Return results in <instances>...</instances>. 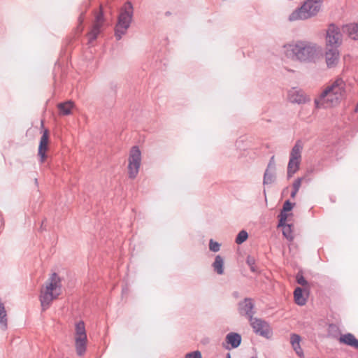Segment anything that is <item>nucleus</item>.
Masks as SVG:
<instances>
[{
  "instance_id": "obj_1",
  "label": "nucleus",
  "mask_w": 358,
  "mask_h": 358,
  "mask_svg": "<svg viewBox=\"0 0 358 358\" xmlns=\"http://www.w3.org/2000/svg\"><path fill=\"white\" fill-rule=\"evenodd\" d=\"M345 82L341 78H336L315 98L314 103L317 108H327L338 106L346 93Z\"/></svg>"
},
{
  "instance_id": "obj_2",
  "label": "nucleus",
  "mask_w": 358,
  "mask_h": 358,
  "mask_svg": "<svg viewBox=\"0 0 358 358\" xmlns=\"http://www.w3.org/2000/svg\"><path fill=\"white\" fill-rule=\"evenodd\" d=\"M284 48L286 57L294 61L312 62L318 54L316 45L306 41H299Z\"/></svg>"
},
{
  "instance_id": "obj_3",
  "label": "nucleus",
  "mask_w": 358,
  "mask_h": 358,
  "mask_svg": "<svg viewBox=\"0 0 358 358\" xmlns=\"http://www.w3.org/2000/svg\"><path fill=\"white\" fill-rule=\"evenodd\" d=\"M62 280L56 273H53L42 287L39 296L43 311L47 310L52 301L61 294Z\"/></svg>"
},
{
  "instance_id": "obj_4",
  "label": "nucleus",
  "mask_w": 358,
  "mask_h": 358,
  "mask_svg": "<svg viewBox=\"0 0 358 358\" xmlns=\"http://www.w3.org/2000/svg\"><path fill=\"white\" fill-rule=\"evenodd\" d=\"M322 0H306L289 16V21L304 20L315 16L320 11Z\"/></svg>"
},
{
  "instance_id": "obj_5",
  "label": "nucleus",
  "mask_w": 358,
  "mask_h": 358,
  "mask_svg": "<svg viewBox=\"0 0 358 358\" xmlns=\"http://www.w3.org/2000/svg\"><path fill=\"white\" fill-rule=\"evenodd\" d=\"M134 7L130 1H127L120 9L117 22L115 26V36L117 40H120L130 27L133 19Z\"/></svg>"
},
{
  "instance_id": "obj_6",
  "label": "nucleus",
  "mask_w": 358,
  "mask_h": 358,
  "mask_svg": "<svg viewBox=\"0 0 358 358\" xmlns=\"http://www.w3.org/2000/svg\"><path fill=\"white\" fill-rule=\"evenodd\" d=\"M87 336L83 321L76 324L75 327V348L78 356H83L87 349Z\"/></svg>"
},
{
  "instance_id": "obj_7",
  "label": "nucleus",
  "mask_w": 358,
  "mask_h": 358,
  "mask_svg": "<svg viewBox=\"0 0 358 358\" xmlns=\"http://www.w3.org/2000/svg\"><path fill=\"white\" fill-rule=\"evenodd\" d=\"M303 146L300 141H297L292 148L289 160L287 165V178H289L299 169L301 160V152Z\"/></svg>"
},
{
  "instance_id": "obj_8",
  "label": "nucleus",
  "mask_w": 358,
  "mask_h": 358,
  "mask_svg": "<svg viewBox=\"0 0 358 358\" xmlns=\"http://www.w3.org/2000/svg\"><path fill=\"white\" fill-rule=\"evenodd\" d=\"M128 176L131 179L137 176L141 164V152L137 145L133 146L129 152Z\"/></svg>"
},
{
  "instance_id": "obj_9",
  "label": "nucleus",
  "mask_w": 358,
  "mask_h": 358,
  "mask_svg": "<svg viewBox=\"0 0 358 358\" xmlns=\"http://www.w3.org/2000/svg\"><path fill=\"white\" fill-rule=\"evenodd\" d=\"M326 43L327 48H338L341 44V33L338 27L330 24L327 30Z\"/></svg>"
},
{
  "instance_id": "obj_10",
  "label": "nucleus",
  "mask_w": 358,
  "mask_h": 358,
  "mask_svg": "<svg viewBox=\"0 0 358 358\" xmlns=\"http://www.w3.org/2000/svg\"><path fill=\"white\" fill-rule=\"evenodd\" d=\"M250 324L257 334L268 339L272 336L273 332L267 322L258 318H252Z\"/></svg>"
},
{
  "instance_id": "obj_11",
  "label": "nucleus",
  "mask_w": 358,
  "mask_h": 358,
  "mask_svg": "<svg viewBox=\"0 0 358 358\" xmlns=\"http://www.w3.org/2000/svg\"><path fill=\"white\" fill-rule=\"evenodd\" d=\"M103 14L101 11L95 17V21L92 25L91 31L87 34L89 37V43H92L96 39L97 36L101 31L103 24Z\"/></svg>"
},
{
  "instance_id": "obj_12",
  "label": "nucleus",
  "mask_w": 358,
  "mask_h": 358,
  "mask_svg": "<svg viewBox=\"0 0 358 358\" xmlns=\"http://www.w3.org/2000/svg\"><path fill=\"white\" fill-rule=\"evenodd\" d=\"M254 303L250 298H245L243 301L238 303V313L241 315L246 316L250 321L252 320L255 312Z\"/></svg>"
},
{
  "instance_id": "obj_13",
  "label": "nucleus",
  "mask_w": 358,
  "mask_h": 358,
  "mask_svg": "<svg viewBox=\"0 0 358 358\" xmlns=\"http://www.w3.org/2000/svg\"><path fill=\"white\" fill-rule=\"evenodd\" d=\"M49 133L48 129H45L41 138L38 155L40 157L41 163H43L47 157L45 154L48 150Z\"/></svg>"
},
{
  "instance_id": "obj_14",
  "label": "nucleus",
  "mask_w": 358,
  "mask_h": 358,
  "mask_svg": "<svg viewBox=\"0 0 358 358\" xmlns=\"http://www.w3.org/2000/svg\"><path fill=\"white\" fill-rule=\"evenodd\" d=\"M325 58L327 66L331 68L334 66L339 59V52L338 48H327L325 53Z\"/></svg>"
},
{
  "instance_id": "obj_15",
  "label": "nucleus",
  "mask_w": 358,
  "mask_h": 358,
  "mask_svg": "<svg viewBox=\"0 0 358 358\" xmlns=\"http://www.w3.org/2000/svg\"><path fill=\"white\" fill-rule=\"evenodd\" d=\"M338 341L358 350V339L351 333L341 335L338 338Z\"/></svg>"
},
{
  "instance_id": "obj_16",
  "label": "nucleus",
  "mask_w": 358,
  "mask_h": 358,
  "mask_svg": "<svg viewBox=\"0 0 358 358\" xmlns=\"http://www.w3.org/2000/svg\"><path fill=\"white\" fill-rule=\"evenodd\" d=\"M343 32L353 40H358V22L350 23L343 27Z\"/></svg>"
},
{
  "instance_id": "obj_17",
  "label": "nucleus",
  "mask_w": 358,
  "mask_h": 358,
  "mask_svg": "<svg viewBox=\"0 0 358 358\" xmlns=\"http://www.w3.org/2000/svg\"><path fill=\"white\" fill-rule=\"evenodd\" d=\"M288 97L292 103H303L306 102V96L303 92L295 89L289 92Z\"/></svg>"
},
{
  "instance_id": "obj_18",
  "label": "nucleus",
  "mask_w": 358,
  "mask_h": 358,
  "mask_svg": "<svg viewBox=\"0 0 358 358\" xmlns=\"http://www.w3.org/2000/svg\"><path fill=\"white\" fill-rule=\"evenodd\" d=\"M301 337L299 335L296 334H292L290 337V343L292 346L296 353V355L300 357H303V352L300 345Z\"/></svg>"
},
{
  "instance_id": "obj_19",
  "label": "nucleus",
  "mask_w": 358,
  "mask_h": 358,
  "mask_svg": "<svg viewBox=\"0 0 358 358\" xmlns=\"http://www.w3.org/2000/svg\"><path fill=\"white\" fill-rule=\"evenodd\" d=\"M226 341L232 348H236L241 345V336L238 333L231 332L227 335Z\"/></svg>"
},
{
  "instance_id": "obj_20",
  "label": "nucleus",
  "mask_w": 358,
  "mask_h": 358,
  "mask_svg": "<svg viewBox=\"0 0 358 358\" xmlns=\"http://www.w3.org/2000/svg\"><path fill=\"white\" fill-rule=\"evenodd\" d=\"M304 290L299 287L295 288L294 291V299L295 303L299 306H304L307 302V296L303 295Z\"/></svg>"
},
{
  "instance_id": "obj_21",
  "label": "nucleus",
  "mask_w": 358,
  "mask_h": 358,
  "mask_svg": "<svg viewBox=\"0 0 358 358\" xmlns=\"http://www.w3.org/2000/svg\"><path fill=\"white\" fill-rule=\"evenodd\" d=\"M296 281L298 284L301 285L303 287V289L304 290V293L308 296L310 289V283L305 279V278L303 275V273L301 271H299L296 275Z\"/></svg>"
},
{
  "instance_id": "obj_22",
  "label": "nucleus",
  "mask_w": 358,
  "mask_h": 358,
  "mask_svg": "<svg viewBox=\"0 0 358 358\" xmlns=\"http://www.w3.org/2000/svg\"><path fill=\"white\" fill-rule=\"evenodd\" d=\"M73 102L71 101H68L64 103H60L58 104V109L59 112V115H69L71 113V110L73 107Z\"/></svg>"
},
{
  "instance_id": "obj_23",
  "label": "nucleus",
  "mask_w": 358,
  "mask_h": 358,
  "mask_svg": "<svg viewBox=\"0 0 358 358\" xmlns=\"http://www.w3.org/2000/svg\"><path fill=\"white\" fill-rule=\"evenodd\" d=\"M7 314L5 306L3 303L0 301V326L2 329L6 330L7 329Z\"/></svg>"
},
{
  "instance_id": "obj_24",
  "label": "nucleus",
  "mask_w": 358,
  "mask_h": 358,
  "mask_svg": "<svg viewBox=\"0 0 358 358\" xmlns=\"http://www.w3.org/2000/svg\"><path fill=\"white\" fill-rule=\"evenodd\" d=\"M224 260L220 255H217L215 259V262L213 264V266L215 271L220 275L224 273Z\"/></svg>"
},
{
  "instance_id": "obj_25",
  "label": "nucleus",
  "mask_w": 358,
  "mask_h": 358,
  "mask_svg": "<svg viewBox=\"0 0 358 358\" xmlns=\"http://www.w3.org/2000/svg\"><path fill=\"white\" fill-rule=\"evenodd\" d=\"M275 171L266 169L264 175L263 183L264 185H269L273 182L275 180Z\"/></svg>"
},
{
  "instance_id": "obj_26",
  "label": "nucleus",
  "mask_w": 358,
  "mask_h": 358,
  "mask_svg": "<svg viewBox=\"0 0 358 358\" xmlns=\"http://www.w3.org/2000/svg\"><path fill=\"white\" fill-rule=\"evenodd\" d=\"M292 227V225L290 224H287L282 227V234L289 241L294 239Z\"/></svg>"
},
{
  "instance_id": "obj_27",
  "label": "nucleus",
  "mask_w": 358,
  "mask_h": 358,
  "mask_svg": "<svg viewBox=\"0 0 358 358\" xmlns=\"http://www.w3.org/2000/svg\"><path fill=\"white\" fill-rule=\"evenodd\" d=\"M248 237V232L245 230H241L237 235L236 238V243L240 245L245 242Z\"/></svg>"
},
{
  "instance_id": "obj_28",
  "label": "nucleus",
  "mask_w": 358,
  "mask_h": 358,
  "mask_svg": "<svg viewBox=\"0 0 358 358\" xmlns=\"http://www.w3.org/2000/svg\"><path fill=\"white\" fill-rule=\"evenodd\" d=\"M246 263L250 266V271L252 272H257V268L255 266V259L254 257L248 256L246 259Z\"/></svg>"
},
{
  "instance_id": "obj_29",
  "label": "nucleus",
  "mask_w": 358,
  "mask_h": 358,
  "mask_svg": "<svg viewBox=\"0 0 358 358\" xmlns=\"http://www.w3.org/2000/svg\"><path fill=\"white\" fill-rule=\"evenodd\" d=\"M209 248L213 252H217L220 249V245L217 242L213 241V239H210L209 242Z\"/></svg>"
},
{
  "instance_id": "obj_30",
  "label": "nucleus",
  "mask_w": 358,
  "mask_h": 358,
  "mask_svg": "<svg viewBox=\"0 0 358 358\" xmlns=\"http://www.w3.org/2000/svg\"><path fill=\"white\" fill-rule=\"evenodd\" d=\"M185 358H202V355L200 351L196 350L187 353Z\"/></svg>"
},
{
  "instance_id": "obj_31",
  "label": "nucleus",
  "mask_w": 358,
  "mask_h": 358,
  "mask_svg": "<svg viewBox=\"0 0 358 358\" xmlns=\"http://www.w3.org/2000/svg\"><path fill=\"white\" fill-rule=\"evenodd\" d=\"M294 206V203L290 202L289 200H287L285 201L283 206H282V211L288 212L290 211Z\"/></svg>"
},
{
  "instance_id": "obj_32",
  "label": "nucleus",
  "mask_w": 358,
  "mask_h": 358,
  "mask_svg": "<svg viewBox=\"0 0 358 358\" xmlns=\"http://www.w3.org/2000/svg\"><path fill=\"white\" fill-rule=\"evenodd\" d=\"M303 180V177L296 179L292 184V189H297L299 191Z\"/></svg>"
},
{
  "instance_id": "obj_33",
  "label": "nucleus",
  "mask_w": 358,
  "mask_h": 358,
  "mask_svg": "<svg viewBox=\"0 0 358 358\" xmlns=\"http://www.w3.org/2000/svg\"><path fill=\"white\" fill-rule=\"evenodd\" d=\"M266 169L271 170L275 171V163L274 160V156H272L269 160Z\"/></svg>"
},
{
  "instance_id": "obj_34",
  "label": "nucleus",
  "mask_w": 358,
  "mask_h": 358,
  "mask_svg": "<svg viewBox=\"0 0 358 358\" xmlns=\"http://www.w3.org/2000/svg\"><path fill=\"white\" fill-rule=\"evenodd\" d=\"M84 19H85V13H81V14L80 15L79 17H78V23H79V25L78 27V29H79V31L80 32H82L83 31V27H82V24L84 22Z\"/></svg>"
},
{
  "instance_id": "obj_35",
  "label": "nucleus",
  "mask_w": 358,
  "mask_h": 358,
  "mask_svg": "<svg viewBox=\"0 0 358 358\" xmlns=\"http://www.w3.org/2000/svg\"><path fill=\"white\" fill-rule=\"evenodd\" d=\"M288 215L287 212L281 210L279 215V218L287 220Z\"/></svg>"
},
{
  "instance_id": "obj_36",
  "label": "nucleus",
  "mask_w": 358,
  "mask_h": 358,
  "mask_svg": "<svg viewBox=\"0 0 358 358\" xmlns=\"http://www.w3.org/2000/svg\"><path fill=\"white\" fill-rule=\"evenodd\" d=\"M286 221L285 220H282V219H280L279 218V223H278V227H283L285 225L287 224L286 223Z\"/></svg>"
},
{
  "instance_id": "obj_37",
  "label": "nucleus",
  "mask_w": 358,
  "mask_h": 358,
  "mask_svg": "<svg viewBox=\"0 0 358 358\" xmlns=\"http://www.w3.org/2000/svg\"><path fill=\"white\" fill-rule=\"evenodd\" d=\"M299 191L297 189H292V191L291 192V197L294 198Z\"/></svg>"
},
{
  "instance_id": "obj_38",
  "label": "nucleus",
  "mask_w": 358,
  "mask_h": 358,
  "mask_svg": "<svg viewBox=\"0 0 358 358\" xmlns=\"http://www.w3.org/2000/svg\"><path fill=\"white\" fill-rule=\"evenodd\" d=\"M329 329H336V326L335 324H330L329 325Z\"/></svg>"
},
{
  "instance_id": "obj_39",
  "label": "nucleus",
  "mask_w": 358,
  "mask_h": 358,
  "mask_svg": "<svg viewBox=\"0 0 358 358\" xmlns=\"http://www.w3.org/2000/svg\"><path fill=\"white\" fill-rule=\"evenodd\" d=\"M226 358H231V355L229 353H227V357Z\"/></svg>"
},
{
  "instance_id": "obj_40",
  "label": "nucleus",
  "mask_w": 358,
  "mask_h": 358,
  "mask_svg": "<svg viewBox=\"0 0 358 358\" xmlns=\"http://www.w3.org/2000/svg\"><path fill=\"white\" fill-rule=\"evenodd\" d=\"M357 108H358V103H357Z\"/></svg>"
}]
</instances>
